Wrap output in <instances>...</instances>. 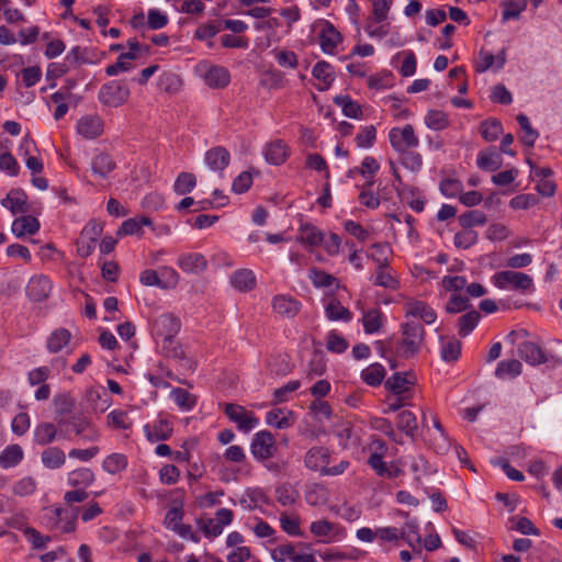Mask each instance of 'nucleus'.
Returning <instances> with one entry per match:
<instances>
[{
	"mask_svg": "<svg viewBox=\"0 0 562 562\" xmlns=\"http://www.w3.org/2000/svg\"><path fill=\"white\" fill-rule=\"evenodd\" d=\"M503 158L496 148L491 147L477 154L476 165L483 171H496L501 168Z\"/></svg>",
	"mask_w": 562,
	"mask_h": 562,
	"instance_id": "c756f323",
	"label": "nucleus"
},
{
	"mask_svg": "<svg viewBox=\"0 0 562 562\" xmlns=\"http://www.w3.org/2000/svg\"><path fill=\"white\" fill-rule=\"evenodd\" d=\"M398 515L405 518L404 525L398 528L401 539L404 540L413 550L422 552V536L419 533V522L416 517H411L408 513L398 512Z\"/></svg>",
	"mask_w": 562,
	"mask_h": 562,
	"instance_id": "9d476101",
	"label": "nucleus"
},
{
	"mask_svg": "<svg viewBox=\"0 0 562 562\" xmlns=\"http://www.w3.org/2000/svg\"><path fill=\"white\" fill-rule=\"evenodd\" d=\"M380 165L378 160L372 156H367L363 158L360 167H356L353 170H350V172H357L361 175L363 178L370 179L366 187L370 188L373 184V177L379 171Z\"/></svg>",
	"mask_w": 562,
	"mask_h": 562,
	"instance_id": "5fc2aeb1",
	"label": "nucleus"
},
{
	"mask_svg": "<svg viewBox=\"0 0 562 562\" xmlns=\"http://www.w3.org/2000/svg\"><path fill=\"white\" fill-rule=\"evenodd\" d=\"M290 147L283 139H274L265 146L263 155L268 164L280 166L290 157Z\"/></svg>",
	"mask_w": 562,
	"mask_h": 562,
	"instance_id": "f3484780",
	"label": "nucleus"
},
{
	"mask_svg": "<svg viewBox=\"0 0 562 562\" xmlns=\"http://www.w3.org/2000/svg\"><path fill=\"white\" fill-rule=\"evenodd\" d=\"M312 75L319 81V83L316 86L318 91H325L329 89L335 80L334 68L329 63L325 60L317 61L314 65Z\"/></svg>",
	"mask_w": 562,
	"mask_h": 562,
	"instance_id": "cd10ccee",
	"label": "nucleus"
},
{
	"mask_svg": "<svg viewBox=\"0 0 562 562\" xmlns=\"http://www.w3.org/2000/svg\"><path fill=\"white\" fill-rule=\"evenodd\" d=\"M401 338L389 341L392 355L400 359L414 358L424 344V326L416 322H406L401 325Z\"/></svg>",
	"mask_w": 562,
	"mask_h": 562,
	"instance_id": "f03ea898",
	"label": "nucleus"
},
{
	"mask_svg": "<svg viewBox=\"0 0 562 562\" xmlns=\"http://www.w3.org/2000/svg\"><path fill=\"white\" fill-rule=\"evenodd\" d=\"M389 140L392 148L398 154L407 153V150L415 149L419 146V138L415 134L412 124L391 128L389 132Z\"/></svg>",
	"mask_w": 562,
	"mask_h": 562,
	"instance_id": "423d86ee",
	"label": "nucleus"
},
{
	"mask_svg": "<svg viewBox=\"0 0 562 562\" xmlns=\"http://www.w3.org/2000/svg\"><path fill=\"white\" fill-rule=\"evenodd\" d=\"M131 91L128 86L121 80H111L99 90L98 100L101 104L119 108L127 102Z\"/></svg>",
	"mask_w": 562,
	"mask_h": 562,
	"instance_id": "39448f33",
	"label": "nucleus"
},
{
	"mask_svg": "<svg viewBox=\"0 0 562 562\" xmlns=\"http://www.w3.org/2000/svg\"><path fill=\"white\" fill-rule=\"evenodd\" d=\"M126 468L127 458L123 453L109 454L102 462V469L110 474L120 473L124 471Z\"/></svg>",
	"mask_w": 562,
	"mask_h": 562,
	"instance_id": "13d9d810",
	"label": "nucleus"
},
{
	"mask_svg": "<svg viewBox=\"0 0 562 562\" xmlns=\"http://www.w3.org/2000/svg\"><path fill=\"white\" fill-rule=\"evenodd\" d=\"M57 436V427L53 423H41L34 429V441L40 446L52 443Z\"/></svg>",
	"mask_w": 562,
	"mask_h": 562,
	"instance_id": "a19ab883",
	"label": "nucleus"
},
{
	"mask_svg": "<svg viewBox=\"0 0 562 562\" xmlns=\"http://www.w3.org/2000/svg\"><path fill=\"white\" fill-rule=\"evenodd\" d=\"M231 284L239 292H250L257 286V278L250 269H238L231 276Z\"/></svg>",
	"mask_w": 562,
	"mask_h": 562,
	"instance_id": "bb28decb",
	"label": "nucleus"
},
{
	"mask_svg": "<svg viewBox=\"0 0 562 562\" xmlns=\"http://www.w3.org/2000/svg\"><path fill=\"white\" fill-rule=\"evenodd\" d=\"M196 187V177L192 172H180L173 183V191L178 195H186Z\"/></svg>",
	"mask_w": 562,
	"mask_h": 562,
	"instance_id": "4d7b16f0",
	"label": "nucleus"
},
{
	"mask_svg": "<svg viewBox=\"0 0 562 562\" xmlns=\"http://www.w3.org/2000/svg\"><path fill=\"white\" fill-rule=\"evenodd\" d=\"M491 281L499 290L517 291L522 294L535 290L533 279L525 273L515 270H503L492 276Z\"/></svg>",
	"mask_w": 562,
	"mask_h": 562,
	"instance_id": "20e7f679",
	"label": "nucleus"
},
{
	"mask_svg": "<svg viewBox=\"0 0 562 562\" xmlns=\"http://www.w3.org/2000/svg\"><path fill=\"white\" fill-rule=\"evenodd\" d=\"M181 322L172 313H164L151 323V335L160 344L166 356H181L182 346L176 339L180 331Z\"/></svg>",
	"mask_w": 562,
	"mask_h": 562,
	"instance_id": "f257e3e1",
	"label": "nucleus"
},
{
	"mask_svg": "<svg viewBox=\"0 0 562 562\" xmlns=\"http://www.w3.org/2000/svg\"><path fill=\"white\" fill-rule=\"evenodd\" d=\"M405 315L422 319L425 324H432L437 314L427 303L418 300H411L404 304Z\"/></svg>",
	"mask_w": 562,
	"mask_h": 562,
	"instance_id": "6ab92c4d",
	"label": "nucleus"
},
{
	"mask_svg": "<svg viewBox=\"0 0 562 562\" xmlns=\"http://www.w3.org/2000/svg\"><path fill=\"white\" fill-rule=\"evenodd\" d=\"M200 69H204L201 74L206 86L212 89L226 88L231 82V74L227 68L217 65H204Z\"/></svg>",
	"mask_w": 562,
	"mask_h": 562,
	"instance_id": "f8f14e48",
	"label": "nucleus"
},
{
	"mask_svg": "<svg viewBox=\"0 0 562 562\" xmlns=\"http://www.w3.org/2000/svg\"><path fill=\"white\" fill-rule=\"evenodd\" d=\"M480 133L486 142H495L503 133V124L497 119H487L481 123Z\"/></svg>",
	"mask_w": 562,
	"mask_h": 562,
	"instance_id": "6e6d98bb",
	"label": "nucleus"
},
{
	"mask_svg": "<svg viewBox=\"0 0 562 562\" xmlns=\"http://www.w3.org/2000/svg\"><path fill=\"white\" fill-rule=\"evenodd\" d=\"M370 248L371 252L368 254V257L372 259L376 266L390 265V258L393 254V250L387 243H374Z\"/></svg>",
	"mask_w": 562,
	"mask_h": 562,
	"instance_id": "3c124183",
	"label": "nucleus"
},
{
	"mask_svg": "<svg viewBox=\"0 0 562 562\" xmlns=\"http://www.w3.org/2000/svg\"><path fill=\"white\" fill-rule=\"evenodd\" d=\"M146 439L151 442L166 441L173 434L172 422L160 413L155 420L147 423L143 427Z\"/></svg>",
	"mask_w": 562,
	"mask_h": 562,
	"instance_id": "1a4fd4ad",
	"label": "nucleus"
},
{
	"mask_svg": "<svg viewBox=\"0 0 562 562\" xmlns=\"http://www.w3.org/2000/svg\"><path fill=\"white\" fill-rule=\"evenodd\" d=\"M391 392L385 397L386 407L384 413L396 412L401 407L407 405L412 397V389H389Z\"/></svg>",
	"mask_w": 562,
	"mask_h": 562,
	"instance_id": "473e14b6",
	"label": "nucleus"
},
{
	"mask_svg": "<svg viewBox=\"0 0 562 562\" xmlns=\"http://www.w3.org/2000/svg\"><path fill=\"white\" fill-rule=\"evenodd\" d=\"M41 460L46 469L56 470L65 464L66 454L58 447H49L42 452Z\"/></svg>",
	"mask_w": 562,
	"mask_h": 562,
	"instance_id": "58836bf2",
	"label": "nucleus"
},
{
	"mask_svg": "<svg viewBox=\"0 0 562 562\" xmlns=\"http://www.w3.org/2000/svg\"><path fill=\"white\" fill-rule=\"evenodd\" d=\"M266 423L278 429H285L293 424V414L282 408H273L267 412Z\"/></svg>",
	"mask_w": 562,
	"mask_h": 562,
	"instance_id": "4c0bfd02",
	"label": "nucleus"
},
{
	"mask_svg": "<svg viewBox=\"0 0 562 562\" xmlns=\"http://www.w3.org/2000/svg\"><path fill=\"white\" fill-rule=\"evenodd\" d=\"M325 315L329 321L350 322L352 318V313L336 299L325 306Z\"/></svg>",
	"mask_w": 562,
	"mask_h": 562,
	"instance_id": "09e8293b",
	"label": "nucleus"
},
{
	"mask_svg": "<svg viewBox=\"0 0 562 562\" xmlns=\"http://www.w3.org/2000/svg\"><path fill=\"white\" fill-rule=\"evenodd\" d=\"M363 330L368 335L379 333L384 325V315L380 308H371L362 312Z\"/></svg>",
	"mask_w": 562,
	"mask_h": 562,
	"instance_id": "72a5a7b5",
	"label": "nucleus"
},
{
	"mask_svg": "<svg viewBox=\"0 0 562 562\" xmlns=\"http://www.w3.org/2000/svg\"><path fill=\"white\" fill-rule=\"evenodd\" d=\"M418 383L417 372L414 370L396 371L386 381L384 386H415Z\"/></svg>",
	"mask_w": 562,
	"mask_h": 562,
	"instance_id": "37998d69",
	"label": "nucleus"
},
{
	"mask_svg": "<svg viewBox=\"0 0 562 562\" xmlns=\"http://www.w3.org/2000/svg\"><path fill=\"white\" fill-rule=\"evenodd\" d=\"M79 510V507L64 508L57 505L44 507L42 522L54 532H74L77 528Z\"/></svg>",
	"mask_w": 562,
	"mask_h": 562,
	"instance_id": "7ed1b4c3",
	"label": "nucleus"
},
{
	"mask_svg": "<svg viewBox=\"0 0 562 562\" xmlns=\"http://www.w3.org/2000/svg\"><path fill=\"white\" fill-rule=\"evenodd\" d=\"M177 265L186 273L199 274L206 269L207 260L200 252H187L178 257Z\"/></svg>",
	"mask_w": 562,
	"mask_h": 562,
	"instance_id": "a211bd4d",
	"label": "nucleus"
},
{
	"mask_svg": "<svg viewBox=\"0 0 562 562\" xmlns=\"http://www.w3.org/2000/svg\"><path fill=\"white\" fill-rule=\"evenodd\" d=\"M368 87L375 91L391 89L394 86V75L392 71L383 69L369 76Z\"/></svg>",
	"mask_w": 562,
	"mask_h": 562,
	"instance_id": "a18cd8bd",
	"label": "nucleus"
},
{
	"mask_svg": "<svg viewBox=\"0 0 562 562\" xmlns=\"http://www.w3.org/2000/svg\"><path fill=\"white\" fill-rule=\"evenodd\" d=\"M95 481V474L90 468L81 467L70 471L67 475V484L71 487L91 486Z\"/></svg>",
	"mask_w": 562,
	"mask_h": 562,
	"instance_id": "2f4dec72",
	"label": "nucleus"
},
{
	"mask_svg": "<svg viewBox=\"0 0 562 562\" xmlns=\"http://www.w3.org/2000/svg\"><path fill=\"white\" fill-rule=\"evenodd\" d=\"M516 120L524 132L520 139L521 143L525 146L533 147L539 137L538 131L531 126L529 119L525 114H518Z\"/></svg>",
	"mask_w": 562,
	"mask_h": 562,
	"instance_id": "bf43d9fd",
	"label": "nucleus"
},
{
	"mask_svg": "<svg viewBox=\"0 0 562 562\" xmlns=\"http://www.w3.org/2000/svg\"><path fill=\"white\" fill-rule=\"evenodd\" d=\"M272 308L283 317L293 318L301 310V303L290 295L278 294L272 300Z\"/></svg>",
	"mask_w": 562,
	"mask_h": 562,
	"instance_id": "412c9836",
	"label": "nucleus"
},
{
	"mask_svg": "<svg viewBox=\"0 0 562 562\" xmlns=\"http://www.w3.org/2000/svg\"><path fill=\"white\" fill-rule=\"evenodd\" d=\"M385 369L380 363H372L361 372L363 382L370 386H379L385 378Z\"/></svg>",
	"mask_w": 562,
	"mask_h": 562,
	"instance_id": "864d4df0",
	"label": "nucleus"
},
{
	"mask_svg": "<svg viewBox=\"0 0 562 562\" xmlns=\"http://www.w3.org/2000/svg\"><path fill=\"white\" fill-rule=\"evenodd\" d=\"M372 5L371 19L375 23L384 22L393 4V0H370Z\"/></svg>",
	"mask_w": 562,
	"mask_h": 562,
	"instance_id": "0e129e2a",
	"label": "nucleus"
},
{
	"mask_svg": "<svg viewBox=\"0 0 562 562\" xmlns=\"http://www.w3.org/2000/svg\"><path fill=\"white\" fill-rule=\"evenodd\" d=\"M308 278L315 288H329L338 282L337 278L318 268H312L308 271Z\"/></svg>",
	"mask_w": 562,
	"mask_h": 562,
	"instance_id": "680f3d73",
	"label": "nucleus"
},
{
	"mask_svg": "<svg viewBox=\"0 0 562 562\" xmlns=\"http://www.w3.org/2000/svg\"><path fill=\"white\" fill-rule=\"evenodd\" d=\"M277 501L282 506H291L299 498V492L289 483H284L276 488Z\"/></svg>",
	"mask_w": 562,
	"mask_h": 562,
	"instance_id": "69168bd1",
	"label": "nucleus"
},
{
	"mask_svg": "<svg viewBox=\"0 0 562 562\" xmlns=\"http://www.w3.org/2000/svg\"><path fill=\"white\" fill-rule=\"evenodd\" d=\"M334 103L339 106L342 114L350 119L360 120L363 116L361 105L351 99L349 94H339L334 98Z\"/></svg>",
	"mask_w": 562,
	"mask_h": 562,
	"instance_id": "c9c22d12",
	"label": "nucleus"
},
{
	"mask_svg": "<svg viewBox=\"0 0 562 562\" xmlns=\"http://www.w3.org/2000/svg\"><path fill=\"white\" fill-rule=\"evenodd\" d=\"M116 168L114 159L105 153L93 157L91 161V170L94 175L106 178Z\"/></svg>",
	"mask_w": 562,
	"mask_h": 562,
	"instance_id": "e433bc0d",
	"label": "nucleus"
},
{
	"mask_svg": "<svg viewBox=\"0 0 562 562\" xmlns=\"http://www.w3.org/2000/svg\"><path fill=\"white\" fill-rule=\"evenodd\" d=\"M170 398L183 412H190L196 405V396L189 393L188 389H171Z\"/></svg>",
	"mask_w": 562,
	"mask_h": 562,
	"instance_id": "49530a36",
	"label": "nucleus"
},
{
	"mask_svg": "<svg viewBox=\"0 0 562 562\" xmlns=\"http://www.w3.org/2000/svg\"><path fill=\"white\" fill-rule=\"evenodd\" d=\"M329 451L324 447H312L305 454L304 462L306 468L313 471H319L324 474V470L329 463Z\"/></svg>",
	"mask_w": 562,
	"mask_h": 562,
	"instance_id": "5701e85b",
	"label": "nucleus"
},
{
	"mask_svg": "<svg viewBox=\"0 0 562 562\" xmlns=\"http://www.w3.org/2000/svg\"><path fill=\"white\" fill-rule=\"evenodd\" d=\"M204 162L212 171L223 176L231 162V154L224 146H215L205 151Z\"/></svg>",
	"mask_w": 562,
	"mask_h": 562,
	"instance_id": "dca6fc26",
	"label": "nucleus"
},
{
	"mask_svg": "<svg viewBox=\"0 0 562 562\" xmlns=\"http://www.w3.org/2000/svg\"><path fill=\"white\" fill-rule=\"evenodd\" d=\"M425 124L432 131H442L449 126V119L443 111L429 110L425 116Z\"/></svg>",
	"mask_w": 562,
	"mask_h": 562,
	"instance_id": "052dcab7",
	"label": "nucleus"
},
{
	"mask_svg": "<svg viewBox=\"0 0 562 562\" xmlns=\"http://www.w3.org/2000/svg\"><path fill=\"white\" fill-rule=\"evenodd\" d=\"M71 338V334L66 328L55 329L47 338V349L49 352L56 353L59 352L64 347H66Z\"/></svg>",
	"mask_w": 562,
	"mask_h": 562,
	"instance_id": "c03bdc74",
	"label": "nucleus"
},
{
	"mask_svg": "<svg viewBox=\"0 0 562 562\" xmlns=\"http://www.w3.org/2000/svg\"><path fill=\"white\" fill-rule=\"evenodd\" d=\"M151 221L147 216H142L139 220L137 218H128L124 221L117 229V236H127V235H140L143 233V226H150Z\"/></svg>",
	"mask_w": 562,
	"mask_h": 562,
	"instance_id": "79ce46f5",
	"label": "nucleus"
},
{
	"mask_svg": "<svg viewBox=\"0 0 562 562\" xmlns=\"http://www.w3.org/2000/svg\"><path fill=\"white\" fill-rule=\"evenodd\" d=\"M52 289L53 283L47 276H34L27 282L26 295L33 302H43L49 296Z\"/></svg>",
	"mask_w": 562,
	"mask_h": 562,
	"instance_id": "ddd939ff",
	"label": "nucleus"
},
{
	"mask_svg": "<svg viewBox=\"0 0 562 562\" xmlns=\"http://www.w3.org/2000/svg\"><path fill=\"white\" fill-rule=\"evenodd\" d=\"M376 140V128L374 125H367L361 127L357 134L355 142L360 148H371Z\"/></svg>",
	"mask_w": 562,
	"mask_h": 562,
	"instance_id": "338daca9",
	"label": "nucleus"
},
{
	"mask_svg": "<svg viewBox=\"0 0 562 562\" xmlns=\"http://www.w3.org/2000/svg\"><path fill=\"white\" fill-rule=\"evenodd\" d=\"M66 424L70 425L76 436L81 437L85 441H97L99 439V432L82 415H74L66 418Z\"/></svg>",
	"mask_w": 562,
	"mask_h": 562,
	"instance_id": "aec40b11",
	"label": "nucleus"
},
{
	"mask_svg": "<svg viewBox=\"0 0 562 562\" xmlns=\"http://www.w3.org/2000/svg\"><path fill=\"white\" fill-rule=\"evenodd\" d=\"M342 42L341 34L335 29V26L326 22L319 33V45L325 54L333 55L336 53L337 46Z\"/></svg>",
	"mask_w": 562,
	"mask_h": 562,
	"instance_id": "4be33fe9",
	"label": "nucleus"
},
{
	"mask_svg": "<svg viewBox=\"0 0 562 562\" xmlns=\"http://www.w3.org/2000/svg\"><path fill=\"white\" fill-rule=\"evenodd\" d=\"M518 355L521 359L530 364H541L548 361V357L543 349L532 341H522L518 345Z\"/></svg>",
	"mask_w": 562,
	"mask_h": 562,
	"instance_id": "393cba45",
	"label": "nucleus"
},
{
	"mask_svg": "<svg viewBox=\"0 0 562 562\" xmlns=\"http://www.w3.org/2000/svg\"><path fill=\"white\" fill-rule=\"evenodd\" d=\"M76 401L69 393H60L54 398L55 413L59 417L57 424L59 427L66 425V416L71 414Z\"/></svg>",
	"mask_w": 562,
	"mask_h": 562,
	"instance_id": "f704fd0d",
	"label": "nucleus"
},
{
	"mask_svg": "<svg viewBox=\"0 0 562 562\" xmlns=\"http://www.w3.org/2000/svg\"><path fill=\"white\" fill-rule=\"evenodd\" d=\"M276 451V438L270 431L260 430L254 435L250 443V452L256 460H267L273 457Z\"/></svg>",
	"mask_w": 562,
	"mask_h": 562,
	"instance_id": "6e6552de",
	"label": "nucleus"
},
{
	"mask_svg": "<svg viewBox=\"0 0 562 562\" xmlns=\"http://www.w3.org/2000/svg\"><path fill=\"white\" fill-rule=\"evenodd\" d=\"M1 205L8 209L13 215L26 214L32 211L27 195L22 189H11L7 196L1 200Z\"/></svg>",
	"mask_w": 562,
	"mask_h": 562,
	"instance_id": "2eb2a0df",
	"label": "nucleus"
},
{
	"mask_svg": "<svg viewBox=\"0 0 562 562\" xmlns=\"http://www.w3.org/2000/svg\"><path fill=\"white\" fill-rule=\"evenodd\" d=\"M521 363L516 359L503 360L498 362L495 375L502 380L513 379L521 373Z\"/></svg>",
	"mask_w": 562,
	"mask_h": 562,
	"instance_id": "603ef678",
	"label": "nucleus"
},
{
	"mask_svg": "<svg viewBox=\"0 0 562 562\" xmlns=\"http://www.w3.org/2000/svg\"><path fill=\"white\" fill-rule=\"evenodd\" d=\"M506 48H503L496 56L490 50L481 48L479 52L477 59L474 63V70L479 74L486 72L488 70L498 71L506 64Z\"/></svg>",
	"mask_w": 562,
	"mask_h": 562,
	"instance_id": "9b49d317",
	"label": "nucleus"
},
{
	"mask_svg": "<svg viewBox=\"0 0 562 562\" xmlns=\"http://www.w3.org/2000/svg\"><path fill=\"white\" fill-rule=\"evenodd\" d=\"M297 549L301 551H311L312 544L306 542L293 543L288 541L276 547L271 552V557L274 562H288L293 559V555L297 552Z\"/></svg>",
	"mask_w": 562,
	"mask_h": 562,
	"instance_id": "a878e982",
	"label": "nucleus"
},
{
	"mask_svg": "<svg viewBox=\"0 0 562 562\" xmlns=\"http://www.w3.org/2000/svg\"><path fill=\"white\" fill-rule=\"evenodd\" d=\"M158 272L162 290H171L178 285L180 276L176 269L169 266H164L158 269Z\"/></svg>",
	"mask_w": 562,
	"mask_h": 562,
	"instance_id": "e2e57ef3",
	"label": "nucleus"
},
{
	"mask_svg": "<svg viewBox=\"0 0 562 562\" xmlns=\"http://www.w3.org/2000/svg\"><path fill=\"white\" fill-rule=\"evenodd\" d=\"M23 459V450L19 445H9L0 453V465L3 469L16 467Z\"/></svg>",
	"mask_w": 562,
	"mask_h": 562,
	"instance_id": "de8ad7c7",
	"label": "nucleus"
},
{
	"mask_svg": "<svg viewBox=\"0 0 562 562\" xmlns=\"http://www.w3.org/2000/svg\"><path fill=\"white\" fill-rule=\"evenodd\" d=\"M41 224L38 220L32 215H22L16 217L13 223L11 231L18 237H24L25 235H34L40 231Z\"/></svg>",
	"mask_w": 562,
	"mask_h": 562,
	"instance_id": "c85d7f7f",
	"label": "nucleus"
},
{
	"mask_svg": "<svg viewBox=\"0 0 562 562\" xmlns=\"http://www.w3.org/2000/svg\"><path fill=\"white\" fill-rule=\"evenodd\" d=\"M481 315L477 311L472 310L461 315L458 319V334L461 337L470 335L480 322Z\"/></svg>",
	"mask_w": 562,
	"mask_h": 562,
	"instance_id": "8fccbe9b",
	"label": "nucleus"
},
{
	"mask_svg": "<svg viewBox=\"0 0 562 562\" xmlns=\"http://www.w3.org/2000/svg\"><path fill=\"white\" fill-rule=\"evenodd\" d=\"M224 413L231 422L236 424L239 431L247 434L259 425V418L238 404H226Z\"/></svg>",
	"mask_w": 562,
	"mask_h": 562,
	"instance_id": "0eeeda50",
	"label": "nucleus"
},
{
	"mask_svg": "<svg viewBox=\"0 0 562 562\" xmlns=\"http://www.w3.org/2000/svg\"><path fill=\"white\" fill-rule=\"evenodd\" d=\"M315 397L311 404L310 409L315 418L318 420L328 419L331 415V408L326 401H323L328 395L330 389H311Z\"/></svg>",
	"mask_w": 562,
	"mask_h": 562,
	"instance_id": "b1692460",
	"label": "nucleus"
},
{
	"mask_svg": "<svg viewBox=\"0 0 562 562\" xmlns=\"http://www.w3.org/2000/svg\"><path fill=\"white\" fill-rule=\"evenodd\" d=\"M373 284L390 290H397L400 286L398 280L392 274L390 265L376 266Z\"/></svg>",
	"mask_w": 562,
	"mask_h": 562,
	"instance_id": "ea45409f",
	"label": "nucleus"
},
{
	"mask_svg": "<svg viewBox=\"0 0 562 562\" xmlns=\"http://www.w3.org/2000/svg\"><path fill=\"white\" fill-rule=\"evenodd\" d=\"M103 120L98 114H87L77 122V133L86 139H94L103 133Z\"/></svg>",
	"mask_w": 562,
	"mask_h": 562,
	"instance_id": "4468645a",
	"label": "nucleus"
},
{
	"mask_svg": "<svg viewBox=\"0 0 562 562\" xmlns=\"http://www.w3.org/2000/svg\"><path fill=\"white\" fill-rule=\"evenodd\" d=\"M297 240L311 247H317L324 241V233L312 223H303L299 227Z\"/></svg>",
	"mask_w": 562,
	"mask_h": 562,
	"instance_id": "7c9ffc66",
	"label": "nucleus"
},
{
	"mask_svg": "<svg viewBox=\"0 0 562 562\" xmlns=\"http://www.w3.org/2000/svg\"><path fill=\"white\" fill-rule=\"evenodd\" d=\"M440 352L443 361L454 362L461 355V342L454 338L443 341Z\"/></svg>",
	"mask_w": 562,
	"mask_h": 562,
	"instance_id": "774afa93",
	"label": "nucleus"
}]
</instances>
